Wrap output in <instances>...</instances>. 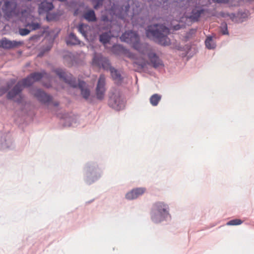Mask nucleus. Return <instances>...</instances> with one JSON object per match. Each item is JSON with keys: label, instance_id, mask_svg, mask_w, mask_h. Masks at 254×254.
I'll use <instances>...</instances> for the list:
<instances>
[{"label": "nucleus", "instance_id": "f03ea898", "mask_svg": "<svg viewBox=\"0 0 254 254\" xmlns=\"http://www.w3.org/2000/svg\"><path fill=\"white\" fill-rule=\"evenodd\" d=\"M150 217L151 221L156 224L170 221L172 216L169 204L163 201L154 202L150 208Z\"/></svg>", "mask_w": 254, "mask_h": 254}, {"label": "nucleus", "instance_id": "de8ad7c7", "mask_svg": "<svg viewBox=\"0 0 254 254\" xmlns=\"http://www.w3.org/2000/svg\"><path fill=\"white\" fill-rule=\"evenodd\" d=\"M93 201V200H90V201H88L87 203H90V202H92Z\"/></svg>", "mask_w": 254, "mask_h": 254}, {"label": "nucleus", "instance_id": "ddd939ff", "mask_svg": "<svg viewBox=\"0 0 254 254\" xmlns=\"http://www.w3.org/2000/svg\"><path fill=\"white\" fill-rule=\"evenodd\" d=\"M146 189L143 187L135 188L128 191L125 195V198L128 200L137 199L142 195L145 192Z\"/></svg>", "mask_w": 254, "mask_h": 254}, {"label": "nucleus", "instance_id": "6e6552de", "mask_svg": "<svg viewBox=\"0 0 254 254\" xmlns=\"http://www.w3.org/2000/svg\"><path fill=\"white\" fill-rule=\"evenodd\" d=\"M122 41L132 45L133 47L138 49L140 46L139 37L136 32L133 31H127L121 37Z\"/></svg>", "mask_w": 254, "mask_h": 254}, {"label": "nucleus", "instance_id": "4be33fe9", "mask_svg": "<svg viewBox=\"0 0 254 254\" xmlns=\"http://www.w3.org/2000/svg\"><path fill=\"white\" fill-rule=\"evenodd\" d=\"M76 122L75 117L73 115L66 116L63 121V126L65 127L73 126Z\"/></svg>", "mask_w": 254, "mask_h": 254}, {"label": "nucleus", "instance_id": "cd10ccee", "mask_svg": "<svg viewBox=\"0 0 254 254\" xmlns=\"http://www.w3.org/2000/svg\"><path fill=\"white\" fill-rule=\"evenodd\" d=\"M205 44L207 48L208 49H213L215 48L216 45L213 41L212 37H208L205 41Z\"/></svg>", "mask_w": 254, "mask_h": 254}, {"label": "nucleus", "instance_id": "4c0bfd02", "mask_svg": "<svg viewBox=\"0 0 254 254\" xmlns=\"http://www.w3.org/2000/svg\"><path fill=\"white\" fill-rule=\"evenodd\" d=\"M218 15L223 18H226L228 17H230L231 18L234 17L235 14L234 13L230 14L228 12H225L223 11H221L219 12Z\"/></svg>", "mask_w": 254, "mask_h": 254}, {"label": "nucleus", "instance_id": "2eb2a0df", "mask_svg": "<svg viewBox=\"0 0 254 254\" xmlns=\"http://www.w3.org/2000/svg\"><path fill=\"white\" fill-rule=\"evenodd\" d=\"M23 43L22 41H10L4 37L0 40V47L4 49H10L17 47Z\"/></svg>", "mask_w": 254, "mask_h": 254}, {"label": "nucleus", "instance_id": "c9c22d12", "mask_svg": "<svg viewBox=\"0 0 254 254\" xmlns=\"http://www.w3.org/2000/svg\"><path fill=\"white\" fill-rule=\"evenodd\" d=\"M94 4V8L96 9L102 6L103 3V0H92Z\"/></svg>", "mask_w": 254, "mask_h": 254}, {"label": "nucleus", "instance_id": "1a4fd4ad", "mask_svg": "<svg viewBox=\"0 0 254 254\" xmlns=\"http://www.w3.org/2000/svg\"><path fill=\"white\" fill-rule=\"evenodd\" d=\"M29 92L41 103H49L52 100V97L41 89L32 87L29 88Z\"/></svg>", "mask_w": 254, "mask_h": 254}, {"label": "nucleus", "instance_id": "5701e85b", "mask_svg": "<svg viewBox=\"0 0 254 254\" xmlns=\"http://www.w3.org/2000/svg\"><path fill=\"white\" fill-rule=\"evenodd\" d=\"M66 42L68 45H75L79 44L80 41L73 33H70L66 40Z\"/></svg>", "mask_w": 254, "mask_h": 254}, {"label": "nucleus", "instance_id": "c03bdc74", "mask_svg": "<svg viewBox=\"0 0 254 254\" xmlns=\"http://www.w3.org/2000/svg\"><path fill=\"white\" fill-rule=\"evenodd\" d=\"M174 29L176 30H178L180 29V25H177L174 26Z\"/></svg>", "mask_w": 254, "mask_h": 254}, {"label": "nucleus", "instance_id": "393cba45", "mask_svg": "<svg viewBox=\"0 0 254 254\" xmlns=\"http://www.w3.org/2000/svg\"><path fill=\"white\" fill-rule=\"evenodd\" d=\"M13 80H11L10 82H8L6 84L0 87V97L5 94L14 84Z\"/></svg>", "mask_w": 254, "mask_h": 254}, {"label": "nucleus", "instance_id": "4468645a", "mask_svg": "<svg viewBox=\"0 0 254 254\" xmlns=\"http://www.w3.org/2000/svg\"><path fill=\"white\" fill-rule=\"evenodd\" d=\"M23 90L22 86L20 81L10 89L7 92L6 98L9 100H13L14 98L21 93Z\"/></svg>", "mask_w": 254, "mask_h": 254}, {"label": "nucleus", "instance_id": "f704fd0d", "mask_svg": "<svg viewBox=\"0 0 254 254\" xmlns=\"http://www.w3.org/2000/svg\"><path fill=\"white\" fill-rule=\"evenodd\" d=\"M242 221L240 219H232L227 223V225H238L242 223Z\"/></svg>", "mask_w": 254, "mask_h": 254}, {"label": "nucleus", "instance_id": "aec40b11", "mask_svg": "<svg viewBox=\"0 0 254 254\" xmlns=\"http://www.w3.org/2000/svg\"><path fill=\"white\" fill-rule=\"evenodd\" d=\"M38 80H19L21 82V85L22 86L23 89L24 87H32V85L33 84L34 81H37ZM44 86L47 88H50L52 87V80H41Z\"/></svg>", "mask_w": 254, "mask_h": 254}, {"label": "nucleus", "instance_id": "9d476101", "mask_svg": "<svg viewBox=\"0 0 254 254\" xmlns=\"http://www.w3.org/2000/svg\"><path fill=\"white\" fill-rule=\"evenodd\" d=\"M107 90L106 80H97L95 89V104L97 101H103L105 97Z\"/></svg>", "mask_w": 254, "mask_h": 254}, {"label": "nucleus", "instance_id": "72a5a7b5", "mask_svg": "<svg viewBox=\"0 0 254 254\" xmlns=\"http://www.w3.org/2000/svg\"><path fill=\"white\" fill-rule=\"evenodd\" d=\"M87 26L83 23L79 25L78 26V31L84 36H86V31L85 30V28H86Z\"/></svg>", "mask_w": 254, "mask_h": 254}, {"label": "nucleus", "instance_id": "c756f323", "mask_svg": "<svg viewBox=\"0 0 254 254\" xmlns=\"http://www.w3.org/2000/svg\"><path fill=\"white\" fill-rule=\"evenodd\" d=\"M124 47L121 45H114L112 48V51L115 54L119 55L124 51Z\"/></svg>", "mask_w": 254, "mask_h": 254}, {"label": "nucleus", "instance_id": "473e14b6", "mask_svg": "<svg viewBox=\"0 0 254 254\" xmlns=\"http://www.w3.org/2000/svg\"><path fill=\"white\" fill-rule=\"evenodd\" d=\"M51 48L52 46L51 45L43 47L38 54V57H41L43 56L45 53L49 52L51 50Z\"/></svg>", "mask_w": 254, "mask_h": 254}, {"label": "nucleus", "instance_id": "412c9836", "mask_svg": "<svg viewBox=\"0 0 254 254\" xmlns=\"http://www.w3.org/2000/svg\"><path fill=\"white\" fill-rule=\"evenodd\" d=\"M46 75L47 73L44 70L40 72H34L30 74L26 78H22V79H42Z\"/></svg>", "mask_w": 254, "mask_h": 254}, {"label": "nucleus", "instance_id": "0eeeda50", "mask_svg": "<svg viewBox=\"0 0 254 254\" xmlns=\"http://www.w3.org/2000/svg\"><path fill=\"white\" fill-rule=\"evenodd\" d=\"M19 18L20 21L24 24V26L28 27L30 29V31L36 30L41 27L40 24L33 21L32 16L25 9L21 11Z\"/></svg>", "mask_w": 254, "mask_h": 254}, {"label": "nucleus", "instance_id": "ea45409f", "mask_svg": "<svg viewBox=\"0 0 254 254\" xmlns=\"http://www.w3.org/2000/svg\"><path fill=\"white\" fill-rule=\"evenodd\" d=\"M212 1L217 3H227L230 0H212Z\"/></svg>", "mask_w": 254, "mask_h": 254}, {"label": "nucleus", "instance_id": "7c9ffc66", "mask_svg": "<svg viewBox=\"0 0 254 254\" xmlns=\"http://www.w3.org/2000/svg\"><path fill=\"white\" fill-rule=\"evenodd\" d=\"M132 6L133 11V16H135L136 15H138L139 13L141 10V8L140 7V4L138 2H134Z\"/></svg>", "mask_w": 254, "mask_h": 254}, {"label": "nucleus", "instance_id": "e433bc0d", "mask_svg": "<svg viewBox=\"0 0 254 254\" xmlns=\"http://www.w3.org/2000/svg\"><path fill=\"white\" fill-rule=\"evenodd\" d=\"M19 34L21 36H26L29 34L30 30L27 28H19Z\"/></svg>", "mask_w": 254, "mask_h": 254}, {"label": "nucleus", "instance_id": "2f4dec72", "mask_svg": "<svg viewBox=\"0 0 254 254\" xmlns=\"http://www.w3.org/2000/svg\"><path fill=\"white\" fill-rule=\"evenodd\" d=\"M220 31L223 35H228L229 32L228 30L227 24L225 22L221 23L220 26Z\"/></svg>", "mask_w": 254, "mask_h": 254}, {"label": "nucleus", "instance_id": "b1692460", "mask_svg": "<svg viewBox=\"0 0 254 254\" xmlns=\"http://www.w3.org/2000/svg\"><path fill=\"white\" fill-rule=\"evenodd\" d=\"M83 17L88 22H95L97 20L95 12L92 9L85 12Z\"/></svg>", "mask_w": 254, "mask_h": 254}, {"label": "nucleus", "instance_id": "58836bf2", "mask_svg": "<svg viewBox=\"0 0 254 254\" xmlns=\"http://www.w3.org/2000/svg\"><path fill=\"white\" fill-rule=\"evenodd\" d=\"M17 96L18 97L14 101L17 104H21L24 100V96L21 93Z\"/></svg>", "mask_w": 254, "mask_h": 254}, {"label": "nucleus", "instance_id": "c85d7f7f", "mask_svg": "<svg viewBox=\"0 0 254 254\" xmlns=\"http://www.w3.org/2000/svg\"><path fill=\"white\" fill-rule=\"evenodd\" d=\"M59 18V15L56 13L48 12L46 15V20L48 22L55 21Z\"/></svg>", "mask_w": 254, "mask_h": 254}, {"label": "nucleus", "instance_id": "a878e982", "mask_svg": "<svg viewBox=\"0 0 254 254\" xmlns=\"http://www.w3.org/2000/svg\"><path fill=\"white\" fill-rule=\"evenodd\" d=\"M111 39L110 32H104L99 36L100 41L104 44L108 43Z\"/></svg>", "mask_w": 254, "mask_h": 254}, {"label": "nucleus", "instance_id": "423d86ee", "mask_svg": "<svg viewBox=\"0 0 254 254\" xmlns=\"http://www.w3.org/2000/svg\"><path fill=\"white\" fill-rule=\"evenodd\" d=\"M126 99L121 91L116 88H113L109 93L108 105L116 111L123 110L126 106Z\"/></svg>", "mask_w": 254, "mask_h": 254}, {"label": "nucleus", "instance_id": "39448f33", "mask_svg": "<svg viewBox=\"0 0 254 254\" xmlns=\"http://www.w3.org/2000/svg\"><path fill=\"white\" fill-rule=\"evenodd\" d=\"M93 64L99 68L109 70L113 79H122L121 75L119 70L111 65L109 60L101 54H95L93 58Z\"/></svg>", "mask_w": 254, "mask_h": 254}, {"label": "nucleus", "instance_id": "20e7f679", "mask_svg": "<svg viewBox=\"0 0 254 254\" xmlns=\"http://www.w3.org/2000/svg\"><path fill=\"white\" fill-rule=\"evenodd\" d=\"M70 87L78 89L82 98L88 103L95 104V96L92 93V85L85 80H64Z\"/></svg>", "mask_w": 254, "mask_h": 254}, {"label": "nucleus", "instance_id": "37998d69", "mask_svg": "<svg viewBox=\"0 0 254 254\" xmlns=\"http://www.w3.org/2000/svg\"><path fill=\"white\" fill-rule=\"evenodd\" d=\"M125 80H117V82L116 83V84L118 85H121L122 82H123Z\"/></svg>", "mask_w": 254, "mask_h": 254}, {"label": "nucleus", "instance_id": "dca6fc26", "mask_svg": "<svg viewBox=\"0 0 254 254\" xmlns=\"http://www.w3.org/2000/svg\"><path fill=\"white\" fill-rule=\"evenodd\" d=\"M53 72L56 74L60 79H73L72 74L65 69L56 68L53 69Z\"/></svg>", "mask_w": 254, "mask_h": 254}, {"label": "nucleus", "instance_id": "6ab92c4d", "mask_svg": "<svg viewBox=\"0 0 254 254\" xmlns=\"http://www.w3.org/2000/svg\"><path fill=\"white\" fill-rule=\"evenodd\" d=\"M54 5L51 1H48L47 0H44L39 5L38 12L39 14H42L46 12H49L52 10Z\"/></svg>", "mask_w": 254, "mask_h": 254}, {"label": "nucleus", "instance_id": "f257e3e1", "mask_svg": "<svg viewBox=\"0 0 254 254\" xmlns=\"http://www.w3.org/2000/svg\"><path fill=\"white\" fill-rule=\"evenodd\" d=\"M169 32V29L163 24L150 25L145 29V35L148 39L163 46H169L171 44L168 37Z\"/></svg>", "mask_w": 254, "mask_h": 254}, {"label": "nucleus", "instance_id": "7ed1b4c3", "mask_svg": "<svg viewBox=\"0 0 254 254\" xmlns=\"http://www.w3.org/2000/svg\"><path fill=\"white\" fill-rule=\"evenodd\" d=\"M103 171L96 161H90L83 168V180L84 183L91 185L101 178Z\"/></svg>", "mask_w": 254, "mask_h": 254}, {"label": "nucleus", "instance_id": "9b49d317", "mask_svg": "<svg viewBox=\"0 0 254 254\" xmlns=\"http://www.w3.org/2000/svg\"><path fill=\"white\" fill-rule=\"evenodd\" d=\"M17 7L16 2L13 0H5L2 6L1 9L5 18H10L15 15V10Z\"/></svg>", "mask_w": 254, "mask_h": 254}, {"label": "nucleus", "instance_id": "a18cd8bd", "mask_svg": "<svg viewBox=\"0 0 254 254\" xmlns=\"http://www.w3.org/2000/svg\"><path fill=\"white\" fill-rule=\"evenodd\" d=\"M98 79L101 80V79H105V77L103 75L101 74Z\"/></svg>", "mask_w": 254, "mask_h": 254}, {"label": "nucleus", "instance_id": "09e8293b", "mask_svg": "<svg viewBox=\"0 0 254 254\" xmlns=\"http://www.w3.org/2000/svg\"><path fill=\"white\" fill-rule=\"evenodd\" d=\"M137 80H135V85H137Z\"/></svg>", "mask_w": 254, "mask_h": 254}, {"label": "nucleus", "instance_id": "f8f14e48", "mask_svg": "<svg viewBox=\"0 0 254 254\" xmlns=\"http://www.w3.org/2000/svg\"><path fill=\"white\" fill-rule=\"evenodd\" d=\"M14 147L13 140L10 136L6 133L0 131V150L12 149Z\"/></svg>", "mask_w": 254, "mask_h": 254}, {"label": "nucleus", "instance_id": "49530a36", "mask_svg": "<svg viewBox=\"0 0 254 254\" xmlns=\"http://www.w3.org/2000/svg\"><path fill=\"white\" fill-rule=\"evenodd\" d=\"M54 105H55V106H58L59 105V103H55L54 104Z\"/></svg>", "mask_w": 254, "mask_h": 254}, {"label": "nucleus", "instance_id": "a19ab883", "mask_svg": "<svg viewBox=\"0 0 254 254\" xmlns=\"http://www.w3.org/2000/svg\"><path fill=\"white\" fill-rule=\"evenodd\" d=\"M124 8H123L124 9L126 12H127L129 11V8H130V4L129 3H127V4L124 6Z\"/></svg>", "mask_w": 254, "mask_h": 254}, {"label": "nucleus", "instance_id": "79ce46f5", "mask_svg": "<svg viewBox=\"0 0 254 254\" xmlns=\"http://www.w3.org/2000/svg\"><path fill=\"white\" fill-rule=\"evenodd\" d=\"M40 38V36L38 35H34L32 36H31L30 38V40H38Z\"/></svg>", "mask_w": 254, "mask_h": 254}, {"label": "nucleus", "instance_id": "bb28decb", "mask_svg": "<svg viewBox=\"0 0 254 254\" xmlns=\"http://www.w3.org/2000/svg\"><path fill=\"white\" fill-rule=\"evenodd\" d=\"M161 99V96L158 94L152 95L149 99L150 103L153 106H156Z\"/></svg>", "mask_w": 254, "mask_h": 254}, {"label": "nucleus", "instance_id": "f3484780", "mask_svg": "<svg viewBox=\"0 0 254 254\" xmlns=\"http://www.w3.org/2000/svg\"><path fill=\"white\" fill-rule=\"evenodd\" d=\"M204 9L200 6H195L192 8L189 18L191 22H196L199 20L200 15L203 13Z\"/></svg>", "mask_w": 254, "mask_h": 254}, {"label": "nucleus", "instance_id": "a211bd4d", "mask_svg": "<svg viewBox=\"0 0 254 254\" xmlns=\"http://www.w3.org/2000/svg\"><path fill=\"white\" fill-rule=\"evenodd\" d=\"M148 57L154 68H157L163 66V62L155 53L150 52L148 54Z\"/></svg>", "mask_w": 254, "mask_h": 254}]
</instances>
